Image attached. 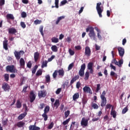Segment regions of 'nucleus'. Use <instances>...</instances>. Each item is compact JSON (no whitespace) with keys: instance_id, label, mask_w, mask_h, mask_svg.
Returning <instances> with one entry per match:
<instances>
[{"instance_id":"nucleus-61","label":"nucleus","mask_w":130,"mask_h":130,"mask_svg":"<svg viewBox=\"0 0 130 130\" xmlns=\"http://www.w3.org/2000/svg\"><path fill=\"white\" fill-rule=\"evenodd\" d=\"M88 101V100H87V98H84L83 99H82V104L85 105L87 104V102Z\"/></svg>"},{"instance_id":"nucleus-29","label":"nucleus","mask_w":130,"mask_h":130,"mask_svg":"<svg viewBox=\"0 0 130 130\" xmlns=\"http://www.w3.org/2000/svg\"><path fill=\"white\" fill-rule=\"evenodd\" d=\"M49 110H50V108L49 107V106H47L44 110V113L47 114L49 112Z\"/></svg>"},{"instance_id":"nucleus-24","label":"nucleus","mask_w":130,"mask_h":130,"mask_svg":"<svg viewBox=\"0 0 130 130\" xmlns=\"http://www.w3.org/2000/svg\"><path fill=\"white\" fill-rule=\"evenodd\" d=\"M3 47L5 50H8V49H9L8 48V40L3 41Z\"/></svg>"},{"instance_id":"nucleus-37","label":"nucleus","mask_w":130,"mask_h":130,"mask_svg":"<svg viewBox=\"0 0 130 130\" xmlns=\"http://www.w3.org/2000/svg\"><path fill=\"white\" fill-rule=\"evenodd\" d=\"M51 49L54 52H57V47L56 45L52 46Z\"/></svg>"},{"instance_id":"nucleus-43","label":"nucleus","mask_w":130,"mask_h":130,"mask_svg":"<svg viewBox=\"0 0 130 130\" xmlns=\"http://www.w3.org/2000/svg\"><path fill=\"white\" fill-rule=\"evenodd\" d=\"M39 31L41 35H42V36H44V34L43 33V26H41L40 27Z\"/></svg>"},{"instance_id":"nucleus-45","label":"nucleus","mask_w":130,"mask_h":130,"mask_svg":"<svg viewBox=\"0 0 130 130\" xmlns=\"http://www.w3.org/2000/svg\"><path fill=\"white\" fill-rule=\"evenodd\" d=\"M46 82L47 83H49L50 82V76L49 75H47L46 77Z\"/></svg>"},{"instance_id":"nucleus-42","label":"nucleus","mask_w":130,"mask_h":130,"mask_svg":"<svg viewBox=\"0 0 130 130\" xmlns=\"http://www.w3.org/2000/svg\"><path fill=\"white\" fill-rule=\"evenodd\" d=\"M66 4H68V1L64 0V1H61L60 4V7H62V6H64V5H66Z\"/></svg>"},{"instance_id":"nucleus-16","label":"nucleus","mask_w":130,"mask_h":130,"mask_svg":"<svg viewBox=\"0 0 130 130\" xmlns=\"http://www.w3.org/2000/svg\"><path fill=\"white\" fill-rule=\"evenodd\" d=\"M8 32L9 34H16L17 32V29L14 27H11L8 29Z\"/></svg>"},{"instance_id":"nucleus-62","label":"nucleus","mask_w":130,"mask_h":130,"mask_svg":"<svg viewBox=\"0 0 130 130\" xmlns=\"http://www.w3.org/2000/svg\"><path fill=\"white\" fill-rule=\"evenodd\" d=\"M20 25L23 29H25L26 28V24H25V22H21Z\"/></svg>"},{"instance_id":"nucleus-3","label":"nucleus","mask_w":130,"mask_h":130,"mask_svg":"<svg viewBox=\"0 0 130 130\" xmlns=\"http://www.w3.org/2000/svg\"><path fill=\"white\" fill-rule=\"evenodd\" d=\"M7 72H10V73H14V74L16 73H18V70L17 69L15 68L14 65L8 66L6 67Z\"/></svg>"},{"instance_id":"nucleus-51","label":"nucleus","mask_w":130,"mask_h":130,"mask_svg":"<svg viewBox=\"0 0 130 130\" xmlns=\"http://www.w3.org/2000/svg\"><path fill=\"white\" fill-rule=\"evenodd\" d=\"M85 80H88L89 79V77H90V74L88 72H86L85 74Z\"/></svg>"},{"instance_id":"nucleus-11","label":"nucleus","mask_w":130,"mask_h":130,"mask_svg":"<svg viewBox=\"0 0 130 130\" xmlns=\"http://www.w3.org/2000/svg\"><path fill=\"white\" fill-rule=\"evenodd\" d=\"M84 93H88V94H93L91 88L89 86H84L83 88Z\"/></svg>"},{"instance_id":"nucleus-50","label":"nucleus","mask_w":130,"mask_h":130,"mask_svg":"<svg viewBox=\"0 0 130 130\" xmlns=\"http://www.w3.org/2000/svg\"><path fill=\"white\" fill-rule=\"evenodd\" d=\"M105 95H106V91L105 90H104L100 96L101 98H106L105 97Z\"/></svg>"},{"instance_id":"nucleus-63","label":"nucleus","mask_w":130,"mask_h":130,"mask_svg":"<svg viewBox=\"0 0 130 130\" xmlns=\"http://www.w3.org/2000/svg\"><path fill=\"white\" fill-rule=\"evenodd\" d=\"M44 106H45V104L44 103L40 104V106L39 107L40 109H43L44 108Z\"/></svg>"},{"instance_id":"nucleus-4","label":"nucleus","mask_w":130,"mask_h":130,"mask_svg":"<svg viewBox=\"0 0 130 130\" xmlns=\"http://www.w3.org/2000/svg\"><path fill=\"white\" fill-rule=\"evenodd\" d=\"M14 54L17 60H19V59H21V55H23L24 54V51L20 50L19 51H15L14 52Z\"/></svg>"},{"instance_id":"nucleus-53","label":"nucleus","mask_w":130,"mask_h":130,"mask_svg":"<svg viewBox=\"0 0 130 130\" xmlns=\"http://www.w3.org/2000/svg\"><path fill=\"white\" fill-rule=\"evenodd\" d=\"M41 22H42L41 20H39L38 19H37L35 21H34V24L35 25H38L39 24H41Z\"/></svg>"},{"instance_id":"nucleus-5","label":"nucleus","mask_w":130,"mask_h":130,"mask_svg":"<svg viewBox=\"0 0 130 130\" xmlns=\"http://www.w3.org/2000/svg\"><path fill=\"white\" fill-rule=\"evenodd\" d=\"M85 70H86V64L83 63L81 66V69L79 71V75L80 77H84L85 75Z\"/></svg>"},{"instance_id":"nucleus-14","label":"nucleus","mask_w":130,"mask_h":130,"mask_svg":"<svg viewBox=\"0 0 130 130\" xmlns=\"http://www.w3.org/2000/svg\"><path fill=\"white\" fill-rule=\"evenodd\" d=\"M79 78L80 76L79 75H76L74 77H73L70 82V86H72V87H73V84H74L77 80H79Z\"/></svg>"},{"instance_id":"nucleus-21","label":"nucleus","mask_w":130,"mask_h":130,"mask_svg":"<svg viewBox=\"0 0 130 130\" xmlns=\"http://www.w3.org/2000/svg\"><path fill=\"white\" fill-rule=\"evenodd\" d=\"M40 55V54H39V53L38 52H36L34 53V59H35V61L36 62L39 59Z\"/></svg>"},{"instance_id":"nucleus-7","label":"nucleus","mask_w":130,"mask_h":130,"mask_svg":"<svg viewBox=\"0 0 130 130\" xmlns=\"http://www.w3.org/2000/svg\"><path fill=\"white\" fill-rule=\"evenodd\" d=\"M2 89H3L4 91L7 92V91L10 90V89H11V86H10L9 84L4 82L2 84Z\"/></svg>"},{"instance_id":"nucleus-10","label":"nucleus","mask_w":130,"mask_h":130,"mask_svg":"<svg viewBox=\"0 0 130 130\" xmlns=\"http://www.w3.org/2000/svg\"><path fill=\"white\" fill-rule=\"evenodd\" d=\"M29 99L30 103H33L35 99H36V95L34 94V92L30 91L29 93Z\"/></svg>"},{"instance_id":"nucleus-30","label":"nucleus","mask_w":130,"mask_h":130,"mask_svg":"<svg viewBox=\"0 0 130 130\" xmlns=\"http://www.w3.org/2000/svg\"><path fill=\"white\" fill-rule=\"evenodd\" d=\"M59 105H60L59 100H56L54 104V106L56 107V108H58V106H59Z\"/></svg>"},{"instance_id":"nucleus-34","label":"nucleus","mask_w":130,"mask_h":130,"mask_svg":"<svg viewBox=\"0 0 130 130\" xmlns=\"http://www.w3.org/2000/svg\"><path fill=\"white\" fill-rule=\"evenodd\" d=\"M48 62L47 61V60L43 61V63H42V66H41V68L42 69H43L44 68H46V67H47Z\"/></svg>"},{"instance_id":"nucleus-49","label":"nucleus","mask_w":130,"mask_h":130,"mask_svg":"<svg viewBox=\"0 0 130 130\" xmlns=\"http://www.w3.org/2000/svg\"><path fill=\"white\" fill-rule=\"evenodd\" d=\"M70 110H68L67 111H66L64 112V117H65V118H68V116H69V115H70Z\"/></svg>"},{"instance_id":"nucleus-32","label":"nucleus","mask_w":130,"mask_h":130,"mask_svg":"<svg viewBox=\"0 0 130 130\" xmlns=\"http://www.w3.org/2000/svg\"><path fill=\"white\" fill-rule=\"evenodd\" d=\"M42 117H43L44 121H46V120H47V119L48 118V116L47 115V113H44L42 115Z\"/></svg>"},{"instance_id":"nucleus-22","label":"nucleus","mask_w":130,"mask_h":130,"mask_svg":"<svg viewBox=\"0 0 130 130\" xmlns=\"http://www.w3.org/2000/svg\"><path fill=\"white\" fill-rule=\"evenodd\" d=\"M95 30H96V31H97L98 32V38H99V39H102V37L101 36V35H100V33H101V31L99 29V28H98V27H94Z\"/></svg>"},{"instance_id":"nucleus-8","label":"nucleus","mask_w":130,"mask_h":130,"mask_svg":"<svg viewBox=\"0 0 130 130\" xmlns=\"http://www.w3.org/2000/svg\"><path fill=\"white\" fill-rule=\"evenodd\" d=\"M91 49L89 46H86L85 48V55L86 56H91Z\"/></svg>"},{"instance_id":"nucleus-15","label":"nucleus","mask_w":130,"mask_h":130,"mask_svg":"<svg viewBox=\"0 0 130 130\" xmlns=\"http://www.w3.org/2000/svg\"><path fill=\"white\" fill-rule=\"evenodd\" d=\"M25 126V122H23V121H20L17 122L15 124V126H17L18 127H24Z\"/></svg>"},{"instance_id":"nucleus-20","label":"nucleus","mask_w":130,"mask_h":130,"mask_svg":"<svg viewBox=\"0 0 130 130\" xmlns=\"http://www.w3.org/2000/svg\"><path fill=\"white\" fill-rule=\"evenodd\" d=\"M58 76L59 77H61V78H62L64 76V71L63 70V69H60L59 70H57Z\"/></svg>"},{"instance_id":"nucleus-41","label":"nucleus","mask_w":130,"mask_h":130,"mask_svg":"<svg viewBox=\"0 0 130 130\" xmlns=\"http://www.w3.org/2000/svg\"><path fill=\"white\" fill-rule=\"evenodd\" d=\"M57 74H58L57 70H55L52 75L53 79H55L57 77Z\"/></svg>"},{"instance_id":"nucleus-36","label":"nucleus","mask_w":130,"mask_h":130,"mask_svg":"<svg viewBox=\"0 0 130 130\" xmlns=\"http://www.w3.org/2000/svg\"><path fill=\"white\" fill-rule=\"evenodd\" d=\"M4 79L6 82H8L10 79V76L9 74H5L4 75Z\"/></svg>"},{"instance_id":"nucleus-12","label":"nucleus","mask_w":130,"mask_h":130,"mask_svg":"<svg viewBox=\"0 0 130 130\" xmlns=\"http://www.w3.org/2000/svg\"><path fill=\"white\" fill-rule=\"evenodd\" d=\"M114 62L116 66H118L119 68H121V66L123 64V60L120 59L119 60V61H117L116 59H114Z\"/></svg>"},{"instance_id":"nucleus-39","label":"nucleus","mask_w":130,"mask_h":130,"mask_svg":"<svg viewBox=\"0 0 130 130\" xmlns=\"http://www.w3.org/2000/svg\"><path fill=\"white\" fill-rule=\"evenodd\" d=\"M37 69H38V66L36 65L32 69V74H35V73H36V71H37Z\"/></svg>"},{"instance_id":"nucleus-55","label":"nucleus","mask_w":130,"mask_h":130,"mask_svg":"<svg viewBox=\"0 0 130 130\" xmlns=\"http://www.w3.org/2000/svg\"><path fill=\"white\" fill-rule=\"evenodd\" d=\"M53 125H54V123H53V122H51V123L48 126V129H51V128L53 127Z\"/></svg>"},{"instance_id":"nucleus-13","label":"nucleus","mask_w":130,"mask_h":130,"mask_svg":"<svg viewBox=\"0 0 130 130\" xmlns=\"http://www.w3.org/2000/svg\"><path fill=\"white\" fill-rule=\"evenodd\" d=\"M118 51L119 53V55L121 56V57H122L123 55H124V49L121 47H119L118 48Z\"/></svg>"},{"instance_id":"nucleus-27","label":"nucleus","mask_w":130,"mask_h":130,"mask_svg":"<svg viewBox=\"0 0 130 130\" xmlns=\"http://www.w3.org/2000/svg\"><path fill=\"white\" fill-rule=\"evenodd\" d=\"M7 19H10L11 20H14L15 19V17H14V15L12 14H8L6 16Z\"/></svg>"},{"instance_id":"nucleus-44","label":"nucleus","mask_w":130,"mask_h":130,"mask_svg":"<svg viewBox=\"0 0 130 130\" xmlns=\"http://www.w3.org/2000/svg\"><path fill=\"white\" fill-rule=\"evenodd\" d=\"M2 124L4 126L8 125V119H6L5 120H2Z\"/></svg>"},{"instance_id":"nucleus-23","label":"nucleus","mask_w":130,"mask_h":130,"mask_svg":"<svg viewBox=\"0 0 130 130\" xmlns=\"http://www.w3.org/2000/svg\"><path fill=\"white\" fill-rule=\"evenodd\" d=\"M26 115H27V113L24 112L19 115L17 118L19 119V120H22V119H23V118H24Z\"/></svg>"},{"instance_id":"nucleus-59","label":"nucleus","mask_w":130,"mask_h":130,"mask_svg":"<svg viewBox=\"0 0 130 130\" xmlns=\"http://www.w3.org/2000/svg\"><path fill=\"white\" fill-rule=\"evenodd\" d=\"M74 67V63H72L69 64L68 67V71H71L72 69H73V67Z\"/></svg>"},{"instance_id":"nucleus-40","label":"nucleus","mask_w":130,"mask_h":130,"mask_svg":"<svg viewBox=\"0 0 130 130\" xmlns=\"http://www.w3.org/2000/svg\"><path fill=\"white\" fill-rule=\"evenodd\" d=\"M70 120H71V118H69L68 119H67L66 120L62 122L63 125H66V124H68V123H69V122H70Z\"/></svg>"},{"instance_id":"nucleus-58","label":"nucleus","mask_w":130,"mask_h":130,"mask_svg":"<svg viewBox=\"0 0 130 130\" xmlns=\"http://www.w3.org/2000/svg\"><path fill=\"white\" fill-rule=\"evenodd\" d=\"M69 52L70 55H74V54H75V51L72 50V49H69Z\"/></svg>"},{"instance_id":"nucleus-19","label":"nucleus","mask_w":130,"mask_h":130,"mask_svg":"<svg viewBox=\"0 0 130 130\" xmlns=\"http://www.w3.org/2000/svg\"><path fill=\"white\" fill-rule=\"evenodd\" d=\"M19 63L20 67L24 69L25 68V60H24V58H21L20 60H19Z\"/></svg>"},{"instance_id":"nucleus-26","label":"nucleus","mask_w":130,"mask_h":130,"mask_svg":"<svg viewBox=\"0 0 130 130\" xmlns=\"http://www.w3.org/2000/svg\"><path fill=\"white\" fill-rule=\"evenodd\" d=\"M110 76L111 77H113V78H115V79H117V77H118L117 74L115 73V72L113 71L111 72Z\"/></svg>"},{"instance_id":"nucleus-2","label":"nucleus","mask_w":130,"mask_h":130,"mask_svg":"<svg viewBox=\"0 0 130 130\" xmlns=\"http://www.w3.org/2000/svg\"><path fill=\"white\" fill-rule=\"evenodd\" d=\"M101 5H102V3L99 2L96 4V9L100 18H102V13L103 12V9L101 8Z\"/></svg>"},{"instance_id":"nucleus-31","label":"nucleus","mask_w":130,"mask_h":130,"mask_svg":"<svg viewBox=\"0 0 130 130\" xmlns=\"http://www.w3.org/2000/svg\"><path fill=\"white\" fill-rule=\"evenodd\" d=\"M91 107L92 108H93V109H98V108H99V106H98L97 104L94 103L91 104Z\"/></svg>"},{"instance_id":"nucleus-64","label":"nucleus","mask_w":130,"mask_h":130,"mask_svg":"<svg viewBox=\"0 0 130 130\" xmlns=\"http://www.w3.org/2000/svg\"><path fill=\"white\" fill-rule=\"evenodd\" d=\"M60 92H61V88H58L56 91V94H57V95H58V94H59Z\"/></svg>"},{"instance_id":"nucleus-33","label":"nucleus","mask_w":130,"mask_h":130,"mask_svg":"<svg viewBox=\"0 0 130 130\" xmlns=\"http://www.w3.org/2000/svg\"><path fill=\"white\" fill-rule=\"evenodd\" d=\"M16 107L17 108H21L22 107V103L19 100L17 101Z\"/></svg>"},{"instance_id":"nucleus-25","label":"nucleus","mask_w":130,"mask_h":130,"mask_svg":"<svg viewBox=\"0 0 130 130\" xmlns=\"http://www.w3.org/2000/svg\"><path fill=\"white\" fill-rule=\"evenodd\" d=\"M80 97V94L79 93H76L74 94V95L73 96V100L74 101H76L77 99H79V98Z\"/></svg>"},{"instance_id":"nucleus-9","label":"nucleus","mask_w":130,"mask_h":130,"mask_svg":"<svg viewBox=\"0 0 130 130\" xmlns=\"http://www.w3.org/2000/svg\"><path fill=\"white\" fill-rule=\"evenodd\" d=\"M47 94V92H46V90H41V91H39L38 92V96L40 99L46 97Z\"/></svg>"},{"instance_id":"nucleus-18","label":"nucleus","mask_w":130,"mask_h":130,"mask_svg":"<svg viewBox=\"0 0 130 130\" xmlns=\"http://www.w3.org/2000/svg\"><path fill=\"white\" fill-rule=\"evenodd\" d=\"M29 130H40V127L35 125H30L29 126Z\"/></svg>"},{"instance_id":"nucleus-46","label":"nucleus","mask_w":130,"mask_h":130,"mask_svg":"<svg viewBox=\"0 0 130 130\" xmlns=\"http://www.w3.org/2000/svg\"><path fill=\"white\" fill-rule=\"evenodd\" d=\"M128 110V109L127 108V107H125L122 111V114H125V113H126Z\"/></svg>"},{"instance_id":"nucleus-17","label":"nucleus","mask_w":130,"mask_h":130,"mask_svg":"<svg viewBox=\"0 0 130 130\" xmlns=\"http://www.w3.org/2000/svg\"><path fill=\"white\" fill-rule=\"evenodd\" d=\"M102 102L101 104V106L102 107H104L106 105V103H107V100H106V98H101Z\"/></svg>"},{"instance_id":"nucleus-57","label":"nucleus","mask_w":130,"mask_h":130,"mask_svg":"<svg viewBox=\"0 0 130 130\" xmlns=\"http://www.w3.org/2000/svg\"><path fill=\"white\" fill-rule=\"evenodd\" d=\"M101 86V84H97V87L96 89V92L98 93L99 92V90H100V87Z\"/></svg>"},{"instance_id":"nucleus-28","label":"nucleus","mask_w":130,"mask_h":130,"mask_svg":"<svg viewBox=\"0 0 130 130\" xmlns=\"http://www.w3.org/2000/svg\"><path fill=\"white\" fill-rule=\"evenodd\" d=\"M64 18H65L64 16H62L58 17L57 20L56 21V24L57 25L58 23H59V22H60V21H61L62 19H64Z\"/></svg>"},{"instance_id":"nucleus-35","label":"nucleus","mask_w":130,"mask_h":130,"mask_svg":"<svg viewBox=\"0 0 130 130\" xmlns=\"http://www.w3.org/2000/svg\"><path fill=\"white\" fill-rule=\"evenodd\" d=\"M51 41L53 43H57V42H58V39L57 38L53 37L51 39Z\"/></svg>"},{"instance_id":"nucleus-60","label":"nucleus","mask_w":130,"mask_h":130,"mask_svg":"<svg viewBox=\"0 0 130 130\" xmlns=\"http://www.w3.org/2000/svg\"><path fill=\"white\" fill-rule=\"evenodd\" d=\"M111 107H112V105H111L110 104H107L106 106L105 109H106V110H107V109H110L111 108Z\"/></svg>"},{"instance_id":"nucleus-54","label":"nucleus","mask_w":130,"mask_h":130,"mask_svg":"<svg viewBox=\"0 0 130 130\" xmlns=\"http://www.w3.org/2000/svg\"><path fill=\"white\" fill-rule=\"evenodd\" d=\"M111 115H112L113 117L114 118H115L116 117V112L115 111H113L111 112Z\"/></svg>"},{"instance_id":"nucleus-56","label":"nucleus","mask_w":130,"mask_h":130,"mask_svg":"<svg viewBox=\"0 0 130 130\" xmlns=\"http://www.w3.org/2000/svg\"><path fill=\"white\" fill-rule=\"evenodd\" d=\"M27 67L28 68V69H31L32 68V62L31 61H29L28 63H27Z\"/></svg>"},{"instance_id":"nucleus-6","label":"nucleus","mask_w":130,"mask_h":130,"mask_svg":"<svg viewBox=\"0 0 130 130\" xmlns=\"http://www.w3.org/2000/svg\"><path fill=\"white\" fill-rule=\"evenodd\" d=\"M89 120L87 119H86L85 117H83L82 118L81 121V126H83V127H85L86 126H88V121Z\"/></svg>"},{"instance_id":"nucleus-38","label":"nucleus","mask_w":130,"mask_h":130,"mask_svg":"<svg viewBox=\"0 0 130 130\" xmlns=\"http://www.w3.org/2000/svg\"><path fill=\"white\" fill-rule=\"evenodd\" d=\"M87 69L88 70L93 69V62H90L88 63Z\"/></svg>"},{"instance_id":"nucleus-47","label":"nucleus","mask_w":130,"mask_h":130,"mask_svg":"<svg viewBox=\"0 0 130 130\" xmlns=\"http://www.w3.org/2000/svg\"><path fill=\"white\" fill-rule=\"evenodd\" d=\"M41 75H42V70L40 69L37 72L36 76H41Z\"/></svg>"},{"instance_id":"nucleus-52","label":"nucleus","mask_w":130,"mask_h":130,"mask_svg":"<svg viewBox=\"0 0 130 130\" xmlns=\"http://www.w3.org/2000/svg\"><path fill=\"white\" fill-rule=\"evenodd\" d=\"M21 16L22 18H26V17H27V13L23 11L21 12Z\"/></svg>"},{"instance_id":"nucleus-1","label":"nucleus","mask_w":130,"mask_h":130,"mask_svg":"<svg viewBox=\"0 0 130 130\" xmlns=\"http://www.w3.org/2000/svg\"><path fill=\"white\" fill-rule=\"evenodd\" d=\"M86 32H89L88 36L90 38H93V40H96V34H95V31H94V27L90 26L88 27L86 29Z\"/></svg>"},{"instance_id":"nucleus-48","label":"nucleus","mask_w":130,"mask_h":130,"mask_svg":"<svg viewBox=\"0 0 130 130\" xmlns=\"http://www.w3.org/2000/svg\"><path fill=\"white\" fill-rule=\"evenodd\" d=\"M58 3H59V0H55V7L56 8V9L59 8V6H58Z\"/></svg>"}]
</instances>
